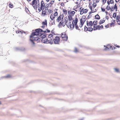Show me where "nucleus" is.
Returning <instances> with one entry per match:
<instances>
[{"mask_svg": "<svg viewBox=\"0 0 120 120\" xmlns=\"http://www.w3.org/2000/svg\"><path fill=\"white\" fill-rule=\"evenodd\" d=\"M43 30L41 29L38 28L36 29L35 30V32H32L31 35L30 36V38L32 37L33 36L38 35L40 32H42Z\"/></svg>", "mask_w": 120, "mask_h": 120, "instance_id": "f257e3e1", "label": "nucleus"}, {"mask_svg": "<svg viewBox=\"0 0 120 120\" xmlns=\"http://www.w3.org/2000/svg\"><path fill=\"white\" fill-rule=\"evenodd\" d=\"M32 37L30 38V40L33 43V45H34L35 44L34 41H37L38 42L40 41V39L38 37H34V36L32 35Z\"/></svg>", "mask_w": 120, "mask_h": 120, "instance_id": "f03ea898", "label": "nucleus"}, {"mask_svg": "<svg viewBox=\"0 0 120 120\" xmlns=\"http://www.w3.org/2000/svg\"><path fill=\"white\" fill-rule=\"evenodd\" d=\"M60 39V38L58 36L55 37V39L53 40L54 44H58Z\"/></svg>", "mask_w": 120, "mask_h": 120, "instance_id": "7ed1b4c3", "label": "nucleus"}, {"mask_svg": "<svg viewBox=\"0 0 120 120\" xmlns=\"http://www.w3.org/2000/svg\"><path fill=\"white\" fill-rule=\"evenodd\" d=\"M64 34V35L63 33H62L61 34V37L62 38H64V40L66 41L68 39V37L67 35H66L65 33Z\"/></svg>", "mask_w": 120, "mask_h": 120, "instance_id": "20e7f679", "label": "nucleus"}, {"mask_svg": "<svg viewBox=\"0 0 120 120\" xmlns=\"http://www.w3.org/2000/svg\"><path fill=\"white\" fill-rule=\"evenodd\" d=\"M86 16L85 15H83L82 18L80 19V21H81L82 22H84V23L86 20Z\"/></svg>", "mask_w": 120, "mask_h": 120, "instance_id": "39448f33", "label": "nucleus"}, {"mask_svg": "<svg viewBox=\"0 0 120 120\" xmlns=\"http://www.w3.org/2000/svg\"><path fill=\"white\" fill-rule=\"evenodd\" d=\"M25 49L23 47H21L20 48H15V50H18V51H23L25 50Z\"/></svg>", "mask_w": 120, "mask_h": 120, "instance_id": "423d86ee", "label": "nucleus"}, {"mask_svg": "<svg viewBox=\"0 0 120 120\" xmlns=\"http://www.w3.org/2000/svg\"><path fill=\"white\" fill-rule=\"evenodd\" d=\"M30 4L32 6H33L34 5L37 4V1L36 0H33L31 3H30Z\"/></svg>", "mask_w": 120, "mask_h": 120, "instance_id": "0eeeda50", "label": "nucleus"}, {"mask_svg": "<svg viewBox=\"0 0 120 120\" xmlns=\"http://www.w3.org/2000/svg\"><path fill=\"white\" fill-rule=\"evenodd\" d=\"M41 41L42 42H43V43L45 44H48L49 43H48V40L47 39L46 40H43V39H41Z\"/></svg>", "mask_w": 120, "mask_h": 120, "instance_id": "6e6552de", "label": "nucleus"}, {"mask_svg": "<svg viewBox=\"0 0 120 120\" xmlns=\"http://www.w3.org/2000/svg\"><path fill=\"white\" fill-rule=\"evenodd\" d=\"M53 40L51 38H50V39L48 40V43L52 45L53 43Z\"/></svg>", "mask_w": 120, "mask_h": 120, "instance_id": "1a4fd4ad", "label": "nucleus"}, {"mask_svg": "<svg viewBox=\"0 0 120 120\" xmlns=\"http://www.w3.org/2000/svg\"><path fill=\"white\" fill-rule=\"evenodd\" d=\"M114 3V1L113 0H110L109 1V0H108L107 1V3L108 4V6L110 4H112Z\"/></svg>", "mask_w": 120, "mask_h": 120, "instance_id": "9d476101", "label": "nucleus"}, {"mask_svg": "<svg viewBox=\"0 0 120 120\" xmlns=\"http://www.w3.org/2000/svg\"><path fill=\"white\" fill-rule=\"evenodd\" d=\"M92 23V21H90L89 22H88L87 21L86 24L88 26H90V25H91Z\"/></svg>", "mask_w": 120, "mask_h": 120, "instance_id": "9b49d317", "label": "nucleus"}, {"mask_svg": "<svg viewBox=\"0 0 120 120\" xmlns=\"http://www.w3.org/2000/svg\"><path fill=\"white\" fill-rule=\"evenodd\" d=\"M72 16L71 15H69L68 16V20L70 21L73 19Z\"/></svg>", "mask_w": 120, "mask_h": 120, "instance_id": "f8f14e48", "label": "nucleus"}, {"mask_svg": "<svg viewBox=\"0 0 120 120\" xmlns=\"http://www.w3.org/2000/svg\"><path fill=\"white\" fill-rule=\"evenodd\" d=\"M74 21V19L73 20V21L72 23V26H71V30H73L75 26V25L73 23Z\"/></svg>", "mask_w": 120, "mask_h": 120, "instance_id": "ddd939ff", "label": "nucleus"}, {"mask_svg": "<svg viewBox=\"0 0 120 120\" xmlns=\"http://www.w3.org/2000/svg\"><path fill=\"white\" fill-rule=\"evenodd\" d=\"M55 16V15H52V14L51 15L50 17L51 19L52 20H53Z\"/></svg>", "mask_w": 120, "mask_h": 120, "instance_id": "4468645a", "label": "nucleus"}, {"mask_svg": "<svg viewBox=\"0 0 120 120\" xmlns=\"http://www.w3.org/2000/svg\"><path fill=\"white\" fill-rule=\"evenodd\" d=\"M45 21L44 22H42V24L43 25H45L47 26V20L46 19H45Z\"/></svg>", "mask_w": 120, "mask_h": 120, "instance_id": "2eb2a0df", "label": "nucleus"}, {"mask_svg": "<svg viewBox=\"0 0 120 120\" xmlns=\"http://www.w3.org/2000/svg\"><path fill=\"white\" fill-rule=\"evenodd\" d=\"M61 15H60L58 17L57 19H56V20L58 22H59V21L61 20Z\"/></svg>", "mask_w": 120, "mask_h": 120, "instance_id": "dca6fc26", "label": "nucleus"}, {"mask_svg": "<svg viewBox=\"0 0 120 120\" xmlns=\"http://www.w3.org/2000/svg\"><path fill=\"white\" fill-rule=\"evenodd\" d=\"M60 24L61 25L63 26H64L66 24V23H65L64 24V22H60Z\"/></svg>", "mask_w": 120, "mask_h": 120, "instance_id": "f3484780", "label": "nucleus"}, {"mask_svg": "<svg viewBox=\"0 0 120 120\" xmlns=\"http://www.w3.org/2000/svg\"><path fill=\"white\" fill-rule=\"evenodd\" d=\"M95 19H100V17L98 14H97L95 16Z\"/></svg>", "mask_w": 120, "mask_h": 120, "instance_id": "a211bd4d", "label": "nucleus"}, {"mask_svg": "<svg viewBox=\"0 0 120 120\" xmlns=\"http://www.w3.org/2000/svg\"><path fill=\"white\" fill-rule=\"evenodd\" d=\"M43 9L42 10V15H42V16H44L45 15H46V11H45V10L43 11Z\"/></svg>", "mask_w": 120, "mask_h": 120, "instance_id": "6ab92c4d", "label": "nucleus"}, {"mask_svg": "<svg viewBox=\"0 0 120 120\" xmlns=\"http://www.w3.org/2000/svg\"><path fill=\"white\" fill-rule=\"evenodd\" d=\"M98 29V30L100 29V26H98L96 27V28H94H94L93 30H97Z\"/></svg>", "mask_w": 120, "mask_h": 120, "instance_id": "aec40b11", "label": "nucleus"}, {"mask_svg": "<svg viewBox=\"0 0 120 120\" xmlns=\"http://www.w3.org/2000/svg\"><path fill=\"white\" fill-rule=\"evenodd\" d=\"M45 5L44 4H41V8L42 9L43 8V10L45 8Z\"/></svg>", "mask_w": 120, "mask_h": 120, "instance_id": "412c9836", "label": "nucleus"}, {"mask_svg": "<svg viewBox=\"0 0 120 120\" xmlns=\"http://www.w3.org/2000/svg\"><path fill=\"white\" fill-rule=\"evenodd\" d=\"M88 31H91L93 30V29L91 27H88Z\"/></svg>", "mask_w": 120, "mask_h": 120, "instance_id": "4be33fe9", "label": "nucleus"}, {"mask_svg": "<svg viewBox=\"0 0 120 120\" xmlns=\"http://www.w3.org/2000/svg\"><path fill=\"white\" fill-rule=\"evenodd\" d=\"M80 22L81 24L79 26L80 27H82L84 24V22H81V21Z\"/></svg>", "mask_w": 120, "mask_h": 120, "instance_id": "5701e85b", "label": "nucleus"}, {"mask_svg": "<svg viewBox=\"0 0 120 120\" xmlns=\"http://www.w3.org/2000/svg\"><path fill=\"white\" fill-rule=\"evenodd\" d=\"M4 77L7 78H9L11 77V76L10 75L8 74Z\"/></svg>", "mask_w": 120, "mask_h": 120, "instance_id": "b1692460", "label": "nucleus"}, {"mask_svg": "<svg viewBox=\"0 0 120 120\" xmlns=\"http://www.w3.org/2000/svg\"><path fill=\"white\" fill-rule=\"evenodd\" d=\"M105 20H100V22H99V24H103L105 22Z\"/></svg>", "mask_w": 120, "mask_h": 120, "instance_id": "393cba45", "label": "nucleus"}, {"mask_svg": "<svg viewBox=\"0 0 120 120\" xmlns=\"http://www.w3.org/2000/svg\"><path fill=\"white\" fill-rule=\"evenodd\" d=\"M54 0H51L50 1V2L48 4L49 5L50 4H51L50 5V7L51 5L53 4V2H54Z\"/></svg>", "mask_w": 120, "mask_h": 120, "instance_id": "a878e982", "label": "nucleus"}, {"mask_svg": "<svg viewBox=\"0 0 120 120\" xmlns=\"http://www.w3.org/2000/svg\"><path fill=\"white\" fill-rule=\"evenodd\" d=\"M106 9H107V11H109L110 9V6L108 5L106 7Z\"/></svg>", "mask_w": 120, "mask_h": 120, "instance_id": "bb28decb", "label": "nucleus"}, {"mask_svg": "<svg viewBox=\"0 0 120 120\" xmlns=\"http://www.w3.org/2000/svg\"><path fill=\"white\" fill-rule=\"evenodd\" d=\"M63 11L65 14H67V10H66L64 9H63Z\"/></svg>", "mask_w": 120, "mask_h": 120, "instance_id": "cd10ccee", "label": "nucleus"}, {"mask_svg": "<svg viewBox=\"0 0 120 120\" xmlns=\"http://www.w3.org/2000/svg\"><path fill=\"white\" fill-rule=\"evenodd\" d=\"M16 33L17 34H19V33H21V34H22L23 33V32H22V31H20V30H18L17 31H16Z\"/></svg>", "mask_w": 120, "mask_h": 120, "instance_id": "c85d7f7f", "label": "nucleus"}, {"mask_svg": "<svg viewBox=\"0 0 120 120\" xmlns=\"http://www.w3.org/2000/svg\"><path fill=\"white\" fill-rule=\"evenodd\" d=\"M88 28L86 26H85L84 28V31H88Z\"/></svg>", "mask_w": 120, "mask_h": 120, "instance_id": "c756f323", "label": "nucleus"}, {"mask_svg": "<svg viewBox=\"0 0 120 120\" xmlns=\"http://www.w3.org/2000/svg\"><path fill=\"white\" fill-rule=\"evenodd\" d=\"M33 6V8H34V9L36 10V9H37V4L34 5L33 6Z\"/></svg>", "mask_w": 120, "mask_h": 120, "instance_id": "7c9ffc66", "label": "nucleus"}, {"mask_svg": "<svg viewBox=\"0 0 120 120\" xmlns=\"http://www.w3.org/2000/svg\"><path fill=\"white\" fill-rule=\"evenodd\" d=\"M116 13L114 12L113 13V18H115L116 17Z\"/></svg>", "mask_w": 120, "mask_h": 120, "instance_id": "2f4dec72", "label": "nucleus"}, {"mask_svg": "<svg viewBox=\"0 0 120 120\" xmlns=\"http://www.w3.org/2000/svg\"><path fill=\"white\" fill-rule=\"evenodd\" d=\"M75 13V12L74 11H71L70 14H72L71 15L72 16H73Z\"/></svg>", "mask_w": 120, "mask_h": 120, "instance_id": "473e14b6", "label": "nucleus"}, {"mask_svg": "<svg viewBox=\"0 0 120 120\" xmlns=\"http://www.w3.org/2000/svg\"><path fill=\"white\" fill-rule=\"evenodd\" d=\"M84 10V11H83V13H87V11H88V10L86 9H85Z\"/></svg>", "mask_w": 120, "mask_h": 120, "instance_id": "72a5a7b5", "label": "nucleus"}, {"mask_svg": "<svg viewBox=\"0 0 120 120\" xmlns=\"http://www.w3.org/2000/svg\"><path fill=\"white\" fill-rule=\"evenodd\" d=\"M98 22V21L97 20H96L95 21V23L94 24V28L95 27V26H96L97 25Z\"/></svg>", "mask_w": 120, "mask_h": 120, "instance_id": "f704fd0d", "label": "nucleus"}, {"mask_svg": "<svg viewBox=\"0 0 120 120\" xmlns=\"http://www.w3.org/2000/svg\"><path fill=\"white\" fill-rule=\"evenodd\" d=\"M64 20L65 22V23L66 24V23H67L68 21V19L67 17H65Z\"/></svg>", "mask_w": 120, "mask_h": 120, "instance_id": "c9c22d12", "label": "nucleus"}, {"mask_svg": "<svg viewBox=\"0 0 120 120\" xmlns=\"http://www.w3.org/2000/svg\"><path fill=\"white\" fill-rule=\"evenodd\" d=\"M46 34L42 35V39H43L45 38L46 37Z\"/></svg>", "mask_w": 120, "mask_h": 120, "instance_id": "e433bc0d", "label": "nucleus"}, {"mask_svg": "<svg viewBox=\"0 0 120 120\" xmlns=\"http://www.w3.org/2000/svg\"><path fill=\"white\" fill-rule=\"evenodd\" d=\"M92 5L93 6V7L94 8L97 5L95 3H93Z\"/></svg>", "mask_w": 120, "mask_h": 120, "instance_id": "4c0bfd02", "label": "nucleus"}, {"mask_svg": "<svg viewBox=\"0 0 120 120\" xmlns=\"http://www.w3.org/2000/svg\"><path fill=\"white\" fill-rule=\"evenodd\" d=\"M38 11L39 12H40L41 11V10L42 9V8L41 7H38Z\"/></svg>", "mask_w": 120, "mask_h": 120, "instance_id": "58836bf2", "label": "nucleus"}, {"mask_svg": "<svg viewBox=\"0 0 120 120\" xmlns=\"http://www.w3.org/2000/svg\"><path fill=\"white\" fill-rule=\"evenodd\" d=\"M116 20H119V19H120V17L118 15H117L116 17Z\"/></svg>", "mask_w": 120, "mask_h": 120, "instance_id": "ea45409f", "label": "nucleus"}, {"mask_svg": "<svg viewBox=\"0 0 120 120\" xmlns=\"http://www.w3.org/2000/svg\"><path fill=\"white\" fill-rule=\"evenodd\" d=\"M114 70L116 72H119V70L118 69L115 68H114Z\"/></svg>", "mask_w": 120, "mask_h": 120, "instance_id": "a19ab883", "label": "nucleus"}, {"mask_svg": "<svg viewBox=\"0 0 120 120\" xmlns=\"http://www.w3.org/2000/svg\"><path fill=\"white\" fill-rule=\"evenodd\" d=\"M75 28L77 30H80V29H79V26L78 25H75Z\"/></svg>", "mask_w": 120, "mask_h": 120, "instance_id": "79ce46f5", "label": "nucleus"}, {"mask_svg": "<svg viewBox=\"0 0 120 120\" xmlns=\"http://www.w3.org/2000/svg\"><path fill=\"white\" fill-rule=\"evenodd\" d=\"M46 7L45 6V11L46 10H48V7H49V5H48V4L47 5H46Z\"/></svg>", "mask_w": 120, "mask_h": 120, "instance_id": "37998d69", "label": "nucleus"}, {"mask_svg": "<svg viewBox=\"0 0 120 120\" xmlns=\"http://www.w3.org/2000/svg\"><path fill=\"white\" fill-rule=\"evenodd\" d=\"M75 50L74 51V52L75 53H76L77 52H78V51L76 47L75 48Z\"/></svg>", "mask_w": 120, "mask_h": 120, "instance_id": "c03bdc74", "label": "nucleus"}, {"mask_svg": "<svg viewBox=\"0 0 120 120\" xmlns=\"http://www.w3.org/2000/svg\"><path fill=\"white\" fill-rule=\"evenodd\" d=\"M9 7L12 8L13 7V5L12 4H10L9 5Z\"/></svg>", "mask_w": 120, "mask_h": 120, "instance_id": "a18cd8bd", "label": "nucleus"}, {"mask_svg": "<svg viewBox=\"0 0 120 120\" xmlns=\"http://www.w3.org/2000/svg\"><path fill=\"white\" fill-rule=\"evenodd\" d=\"M117 6L116 5V4H115V5H114V9H116V8L117 9Z\"/></svg>", "mask_w": 120, "mask_h": 120, "instance_id": "49530a36", "label": "nucleus"}, {"mask_svg": "<svg viewBox=\"0 0 120 120\" xmlns=\"http://www.w3.org/2000/svg\"><path fill=\"white\" fill-rule=\"evenodd\" d=\"M58 15V13L57 11L54 14V15H55V16H57Z\"/></svg>", "mask_w": 120, "mask_h": 120, "instance_id": "de8ad7c7", "label": "nucleus"}, {"mask_svg": "<svg viewBox=\"0 0 120 120\" xmlns=\"http://www.w3.org/2000/svg\"><path fill=\"white\" fill-rule=\"evenodd\" d=\"M67 26L69 28V27H70V28H71V25H70L69 24H66Z\"/></svg>", "mask_w": 120, "mask_h": 120, "instance_id": "09e8293b", "label": "nucleus"}, {"mask_svg": "<svg viewBox=\"0 0 120 120\" xmlns=\"http://www.w3.org/2000/svg\"><path fill=\"white\" fill-rule=\"evenodd\" d=\"M52 37L53 36L52 34H50L48 36V37L50 38H51V37Z\"/></svg>", "mask_w": 120, "mask_h": 120, "instance_id": "8fccbe9b", "label": "nucleus"}, {"mask_svg": "<svg viewBox=\"0 0 120 120\" xmlns=\"http://www.w3.org/2000/svg\"><path fill=\"white\" fill-rule=\"evenodd\" d=\"M113 24H114V23L113 22H112L110 24V26L111 27H112Z\"/></svg>", "mask_w": 120, "mask_h": 120, "instance_id": "3c124183", "label": "nucleus"}, {"mask_svg": "<svg viewBox=\"0 0 120 120\" xmlns=\"http://www.w3.org/2000/svg\"><path fill=\"white\" fill-rule=\"evenodd\" d=\"M101 10L103 12H104L105 11V9L102 8H101Z\"/></svg>", "mask_w": 120, "mask_h": 120, "instance_id": "603ef678", "label": "nucleus"}, {"mask_svg": "<svg viewBox=\"0 0 120 120\" xmlns=\"http://www.w3.org/2000/svg\"><path fill=\"white\" fill-rule=\"evenodd\" d=\"M74 22H78V19L77 18H75V21H74Z\"/></svg>", "mask_w": 120, "mask_h": 120, "instance_id": "864d4df0", "label": "nucleus"}, {"mask_svg": "<svg viewBox=\"0 0 120 120\" xmlns=\"http://www.w3.org/2000/svg\"><path fill=\"white\" fill-rule=\"evenodd\" d=\"M116 21L117 22L118 24L119 25H120V21L119 20H116Z\"/></svg>", "mask_w": 120, "mask_h": 120, "instance_id": "5fc2aeb1", "label": "nucleus"}, {"mask_svg": "<svg viewBox=\"0 0 120 120\" xmlns=\"http://www.w3.org/2000/svg\"><path fill=\"white\" fill-rule=\"evenodd\" d=\"M96 11H94L92 12V11H90L89 13V15H90L92 13H94Z\"/></svg>", "mask_w": 120, "mask_h": 120, "instance_id": "6e6d98bb", "label": "nucleus"}, {"mask_svg": "<svg viewBox=\"0 0 120 120\" xmlns=\"http://www.w3.org/2000/svg\"><path fill=\"white\" fill-rule=\"evenodd\" d=\"M106 0H103V4H104L106 2Z\"/></svg>", "mask_w": 120, "mask_h": 120, "instance_id": "4d7b16f0", "label": "nucleus"}, {"mask_svg": "<svg viewBox=\"0 0 120 120\" xmlns=\"http://www.w3.org/2000/svg\"><path fill=\"white\" fill-rule=\"evenodd\" d=\"M89 8H90V10H91V11H92V7L91 6H89Z\"/></svg>", "mask_w": 120, "mask_h": 120, "instance_id": "13d9d810", "label": "nucleus"}, {"mask_svg": "<svg viewBox=\"0 0 120 120\" xmlns=\"http://www.w3.org/2000/svg\"><path fill=\"white\" fill-rule=\"evenodd\" d=\"M60 5H61V6H63V7L64 6V5L63 2H62L61 3Z\"/></svg>", "mask_w": 120, "mask_h": 120, "instance_id": "bf43d9fd", "label": "nucleus"}, {"mask_svg": "<svg viewBox=\"0 0 120 120\" xmlns=\"http://www.w3.org/2000/svg\"><path fill=\"white\" fill-rule=\"evenodd\" d=\"M114 9V8H113V7L112 8H110V9L111 10V11H113L114 10V9Z\"/></svg>", "mask_w": 120, "mask_h": 120, "instance_id": "052dcab7", "label": "nucleus"}, {"mask_svg": "<svg viewBox=\"0 0 120 120\" xmlns=\"http://www.w3.org/2000/svg\"><path fill=\"white\" fill-rule=\"evenodd\" d=\"M109 27V25L108 24H107V25H106L105 26V27L106 28H108Z\"/></svg>", "mask_w": 120, "mask_h": 120, "instance_id": "680f3d73", "label": "nucleus"}, {"mask_svg": "<svg viewBox=\"0 0 120 120\" xmlns=\"http://www.w3.org/2000/svg\"><path fill=\"white\" fill-rule=\"evenodd\" d=\"M52 11L50 9H49L48 10V12H49L50 14L52 12Z\"/></svg>", "mask_w": 120, "mask_h": 120, "instance_id": "e2e57ef3", "label": "nucleus"}, {"mask_svg": "<svg viewBox=\"0 0 120 120\" xmlns=\"http://www.w3.org/2000/svg\"><path fill=\"white\" fill-rule=\"evenodd\" d=\"M41 4H44V1L43 0H42L41 2Z\"/></svg>", "mask_w": 120, "mask_h": 120, "instance_id": "0e129e2a", "label": "nucleus"}, {"mask_svg": "<svg viewBox=\"0 0 120 120\" xmlns=\"http://www.w3.org/2000/svg\"><path fill=\"white\" fill-rule=\"evenodd\" d=\"M54 30H52L51 31V32L52 33V34H55V33H54Z\"/></svg>", "mask_w": 120, "mask_h": 120, "instance_id": "69168bd1", "label": "nucleus"}, {"mask_svg": "<svg viewBox=\"0 0 120 120\" xmlns=\"http://www.w3.org/2000/svg\"><path fill=\"white\" fill-rule=\"evenodd\" d=\"M83 10L84 8H82L81 10V11H80V12H82H82H83V11H84Z\"/></svg>", "mask_w": 120, "mask_h": 120, "instance_id": "338daca9", "label": "nucleus"}, {"mask_svg": "<svg viewBox=\"0 0 120 120\" xmlns=\"http://www.w3.org/2000/svg\"><path fill=\"white\" fill-rule=\"evenodd\" d=\"M106 19L107 20H108L109 18V17L108 16H106L105 17Z\"/></svg>", "mask_w": 120, "mask_h": 120, "instance_id": "774afa93", "label": "nucleus"}]
</instances>
